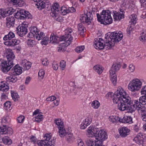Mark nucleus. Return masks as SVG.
<instances>
[{
    "mask_svg": "<svg viewBox=\"0 0 146 146\" xmlns=\"http://www.w3.org/2000/svg\"><path fill=\"white\" fill-rule=\"evenodd\" d=\"M123 37L121 34L117 33L115 32H109L105 35L104 41L100 38L95 39V47L96 49H102L106 47V48L110 49L114 46L115 42L120 41Z\"/></svg>",
    "mask_w": 146,
    "mask_h": 146,
    "instance_id": "nucleus-1",
    "label": "nucleus"
},
{
    "mask_svg": "<svg viewBox=\"0 0 146 146\" xmlns=\"http://www.w3.org/2000/svg\"><path fill=\"white\" fill-rule=\"evenodd\" d=\"M131 103V100L130 97L124 98L118 102V108L121 111L127 110L128 112L132 113V110H133L134 108H133V106L130 107Z\"/></svg>",
    "mask_w": 146,
    "mask_h": 146,
    "instance_id": "nucleus-2",
    "label": "nucleus"
},
{
    "mask_svg": "<svg viewBox=\"0 0 146 146\" xmlns=\"http://www.w3.org/2000/svg\"><path fill=\"white\" fill-rule=\"evenodd\" d=\"M98 21L105 25L110 24L112 22V19L109 10H103L100 15L97 14Z\"/></svg>",
    "mask_w": 146,
    "mask_h": 146,
    "instance_id": "nucleus-3",
    "label": "nucleus"
},
{
    "mask_svg": "<svg viewBox=\"0 0 146 146\" xmlns=\"http://www.w3.org/2000/svg\"><path fill=\"white\" fill-rule=\"evenodd\" d=\"M66 31L68 32V33L62 36L61 38L56 36L54 35H51L50 38V42L51 43H57L59 42V41H61L66 40L69 37H70L71 36H74V34H76L73 32V31L71 28H68Z\"/></svg>",
    "mask_w": 146,
    "mask_h": 146,
    "instance_id": "nucleus-4",
    "label": "nucleus"
},
{
    "mask_svg": "<svg viewBox=\"0 0 146 146\" xmlns=\"http://www.w3.org/2000/svg\"><path fill=\"white\" fill-rule=\"evenodd\" d=\"M60 9L59 5L57 3H54V5L51 8V11L50 14L51 15L52 17H55V19L57 21H59L58 18L56 17H58V14L59 12L61 13L63 15H65L68 13V12L67 11V9H66L65 7H61L60 10L59 11Z\"/></svg>",
    "mask_w": 146,
    "mask_h": 146,
    "instance_id": "nucleus-5",
    "label": "nucleus"
},
{
    "mask_svg": "<svg viewBox=\"0 0 146 146\" xmlns=\"http://www.w3.org/2000/svg\"><path fill=\"white\" fill-rule=\"evenodd\" d=\"M127 97H130L128 96L126 92L121 87H119L112 97V100L114 103L117 104L119 100Z\"/></svg>",
    "mask_w": 146,
    "mask_h": 146,
    "instance_id": "nucleus-6",
    "label": "nucleus"
},
{
    "mask_svg": "<svg viewBox=\"0 0 146 146\" xmlns=\"http://www.w3.org/2000/svg\"><path fill=\"white\" fill-rule=\"evenodd\" d=\"M15 17L17 19H31L32 16L28 11H26L23 9L17 11L15 14L14 15Z\"/></svg>",
    "mask_w": 146,
    "mask_h": 146,
    "instance_id": "nucleus-7",
    "label": "nucleus"
},
{
    "mask_svg": "<svg viewBox=\"0 0 146 146\" xmlns=\"http://www.w3.org/2000/svg\"><path fill=\"white\" fill-rule=\"evenodd\" d=\"M141 82L139 80H133L130 82L128 86V89L132 92L138 91L141 88Z\"/></svg>",
    "mask_w": 146,
    "mask_h": 146,
    "instance_id": "nucleus-8",
    "label": "nucleus"
},
{
    "mask_svg": "<svg viewBox=\"0 0 146 146\" xmlns=\"http://www.w3.org/2000/svg\"><path fill=\"white\" fill-rule=\"evenodd\" d=\"M141 103L137 100H135L134 101V104H133V101L131 100V103L130 105V107H133V110H132V112L134 111L136 109L138 110L139 113H141V112L144 111L145 110V108L144 106H141Z\"/></svg>",
    "mask_w": 146,
    "mask_h": 146,
    "instance_id": "nucleus-9",
    "label": "nucleus"
},
{
    "mask_svg": "<svg viewBox=\"0 0 146 146\" xmlns=\"http://www.w3.org/2000/svg\"><path fill=\"white\" fill-rule=\"evenodd\" d=\"M27 25L22 23L17 28L16 32L19 36H23L27 33Z\"/></svg>",
    "mask_w": 146,
    "mask_h": 146,
    "instance_id": "nucleus-10",
    "label": "nucleus"
},
{
    "mask_svg": "<svg viewBox=\"0 0 146 146\" xmlns=\"http://www.w3.org/2000/svg\"><path fill=\"white\" fill-rule=\"evenodd\" d=\"M72 40V37L71 36L70 37H69L67 39L65 40H64V42L61 43L62 45H59V46L57 48L58 51V52H64L65 50V46H67L69 45Z\"/></svg>",
    "mask_w": 146,
    "mask_h": 146,
    "instance_id": "nucleus-11",
    "label": "nucleus"
},
{
    "mask_svg": "<svg viewBox=\"0 0 146 146\" xmlns=\"http://www.w3.org/2000/svg\"><path fill=\"white\" fill-rule=\"evenodd\" d=\"M93 19L92 15L90 12H87L86 14L81 15L80 18L81 21L90 24Z\"/></svg>",
    "mask_w": 146,
    "mask_h": 146,
    "instance_id": "nucleus-12",
    "label": "nucleus"
},
{
    "mask_svg": "<svg viewBox=\"0 0 146 146\" xmlns=\"http://www.w3.org/2000/svg\"><path fill=\"white\" fill-rule=\"evenodd\" d=\"M13 66V64H10L7 61L2 62L1 69L3 72L7 73L10 70Z\"/></svg>",
    "mask_w": 146,
    "mask_h": 146,
    "instance_id": "nucleus-13",
    "label": "nucleus"
},
{
    "mask_svg": "<svg viewBox=\"0 0 146 146\" xmlns=\"http://www.w3.org/2000/svg\"><path fill=\"white\" fill-rule=\"evenodd\" d=\"M97 134V137H94L97 141H103L107 138L106 133L104 131L100 130Z\"/></svg>",
    "mask_w": 146,
    "mask_h": 146,
    "instance_id": "nucleus-14",
    "label": "nucleus"
},
{
    "mask_svg": "<svg viewBox=\"0 0 146 146\" xmlns=\"http://www.w3.org/2000/svg\"><path fill=\"white\" fill-rule=\"evenodd\" d=\"M0 132L4 134L11 135L13 133V129L11 128H7L6 126L4 125L0 127Z\"/></svg>",
    "mask_w": 146,
    "mask_h": 146,
    "instance_id": "nucleus-15",
    "label": "nucleus"
},
{
    "mask_svg": "<svg viewBox=\"0 0 146 146\" xmlns=\"http://www.w3.org/2000/svg\"><path fill=\"white\" fill-rule=\"evenodd\" d=\"M20 41L16 39H12L9 40L5 42L4 44L8 46L13 47L18 45L20 43Z\"/></svg>",
    "mask_w": 146,
    "mask_h": 146,
    "instance_id": "nucleus-16",
    "label": "nucleus"
},
{
    "mask_svg": "<svg viewBox=\"0 0 146 146\" xmlns=\"http://www.w3.org/2000/svg\"><path fill=\"white\" fill-rule=\"evenodd\" d=\"M130 130L126 127H123L119 130L120 135L123 137H125L129 134Z\"/></svg>",
    "mask_w": 146,
    "mask_h": 146,
    "instance_id": "nucleus-17",
    "label": "nucleus"
},
{
    "mask_svg": "<svg viewBox=\"0 0 146 146\" xmlns=\"http://www.w3.org/2000/svg\"><path fill=\"white\" fill-rule=\"evenodd\" d=\"M15 19L14 17L9 16L6 18V25L8 28L13 27L15 24Z\"/></svg>",
    "mask_w": 146,
    "mask_h": 146,
    "instance_id": "nucleus-18",
    "label": "nucleus"
},
{
    "mask_svg": "<svg viewBox=\"0 0 146 146\" xmlns=\"http://www.w3.org/2000/svg\"><path fill=\"white\" fill-rule=\"evenodd\" d=\"M30 32L28 34V36L32 38L38 34V32L36 27H33L30 28Z\"/></svg>",
    "mask_w": 146,
    "mask_h": 146,
    "instance_id": "nucleus-19",
    "label": "nucleus"
},
{
    "mask_svg": "<svg viewBox=\"0 0 146 146\" xmlns=\"http://www.w3.org/2000/svg\"><path fill=\"white\" fill-rule=\"evenodd\" d=\"M12 9H10L4 11L2 9H0V19L1 17H4L7 15H12L13 12L11 11Z\"/></svg>",
    "mask_w": 146,
    "mask_h": 146,
    "instance_id": "nucleus-20",
    "label": "nucleus"
},
{
    "mask_svg": "<svg viewBox=\"0 0 146 146\" xmlns=\"http://www.w3.org/2000/svg\"><path fill=\"white\" fill-rule=\"evenodd\" d=\"M120 67L121 66L119 64L117 63L113 64L111 70H110V74H114L115 72L118 70Z\"/></svg>",
    "mask_w": 146,
    "mask_h": 146,
    "instance_id": "nucleus-21",
    "label": "nucleus"
},
{
    "mask_svg": "<svg viewBox=\"0 0 146 146\" xmlns=\"http://www.w3.org/2000/svg\"><path fill=\"white\" fill-rule=\"evenodd\" d=\"M31 65V63L25 59L22 60L21 63V65L25 70L29 69Z\"/></svg>",
    "mask_w": 146,
    "mask_h": 146,
    "instance_id": "nucleus-22",
    "label": "nucleus"
},
{
    "mask_svg": "<svg viewBox=\"0 0 146 146\" xmlns=\"http://www.w3.org/2000/svg\"><path fill=\"white\" fill-rule=\"evenodd\" d=\"M120 122L124 123H130L132 122V118L130 116H125L123 118H120Z\"/></svg>",
    "mask_w": 146,
    "mask_h": 146,
    "instance_id": "nucleus-23",
    "label": "nucleus"
},
{
    "mask_svg": "<svg viewBox=\"0 0 146 146\" xmlns=\"http://www.w3.org/2000/svg\"><path fill=\"white\" fill-rule=\"evenodd\" d=\"M94 128L92 127H90L88 129L87 134V136L88 137H97V133H95Z\"/></svg>",
    "mask_w": 146,
    "mask_h": 146,
    "instance_id": "nucleus-24",
    "label": "nucleus"
},
{
    "mask_svg": "<svg viewBox=\"0 0 146 146\" xmlns=\"http://www.w3.org/2000/svg\"><path fill=\"white\" fill-rule=\"evenodd\" d=\"M59 135L61 137H63L67 135V133L64 128V126L58 128Z\"/></svg>",
    "mask_w": 146,
    "mask_h": 146,
    "instance_id": "nucleus-25",
    "label": "nucleus"
},
{
    "mask_svg": "<svg viewBox=\"0 0 146 146\" xmlns=\"http://www.w3.org/2000/svg\"><path fill=\"white\" fill-rule=\"evenodd\" d=\"M88 118H86L82 123L80 125V128L82 129H85L91 123V120Z\"/></svg>",
    "mask_w": 146,
    "mask_h": 146,
    "instance_id": "nucleus-26",
    "label": "nucleus"
},
{
    "mask_svg": "<svg viewBox=\"0 0 146 146\" xmlns=\"http://www.w3.org/2000/svg\"><path fill=\"white\" fill-rule=\"evenodd\" d=\"M7 57L8 60V62L10 64H13V62L12 60L15 58V56L13 52H9L8 53L7 56Z\"/></svg>",
    "mask_w": 146,
    "mask_h": 146,
    "instance_id": "nucleus-27",
    "label": "nucleus"
},
{
    "mask_svg": "<svg viewBox=\"0 0 146 146\" xmlns=\"http://www.w3.org/2000/svg\"><path fill=\"white\" fill-rule=\"evenodd\" d=\"M13 69H14L13 70L12 69V70L13 74H15L14 72H15L17 75H19L22 72V70L21 68L18 65H16L14 67Z\"/></svg>",
    "mask_w": 146,
    "mask_h": 146,
    "instance_id": "nucleus-28",
    "label": "nucleus"
},
{
    "mask_svg": "<svg viewBox=\"0 0 146 146\" xmlns=\"http://www.w3.org/2000/svg\"><path fill=\"white\" fill-rule=\"evenodd\" d=\"M143 138L141 137V135H137V136L134 138V140L139 145L142 146H143Z\"/></svg>",
    "mask_w": 146,
    "mask_h": 146,
    "instance_id": "nucleus-29",
    "label": "nucleus"
},
{
    "mask_svg": "<svg viewBox=\"0 0 146 146\" xmlns=\"http://www.w3.org/2000/svg\"><path fill=\"white\" fill-rule=\"evenodd\" d=\"M14 5L17 6L21 7L24 3V1L22 0H10Z\"/></svg>",
    "mask_w": 146,
    "mask_h": 146,
    "instance_id": "nucleus-30",
    "label": "nucleus"
},
{
    "mask_svg": "<svg viewBox=\"0 0 146 146\" xmlns=\"http://www.w3.org/2000/svg\"><path fill=\"white\" fill-rule=\"evenodd\" d=\"M50 142H48L45 140L38 141L37 143L39 146H50Z\"/></svg>",
    "mask_w": 146,
    "mask_h": 146,
    "instance_id": "nucleus-31",
    "label": "nucleus"
},
{
    "mask_svg": "<svg viewBox=\"0 0 146 146\" xmlns=\"http://www.w3.org/2000/svg\"><path fill=\"white\" fill-rule=\"evenodd\" d=\"M115 12L114 13L113 18L115 20H120L121 19L124 17V15L123 14H121L119 12Z\"/></svg>",
    "mask_w": 146,
    "mask_h": 146,
    "instance_id": "nucleus-32",
    "label": "nucleus"
},
{
    "mask_svg": "<svg viewBox=\"0 0 146 146\" xmlns=\"http://www.w3.org/2000/svg\"><path fill=\"white\" fill-rule=\"evenodd\" d=\"M9 86L7 82L1 83L0 90L3 92H7L9 89Z\"/></svg>",
    "mask_w": 146,
    "mask_h": 146,
    "instance_id": "nucleus-33",
    "label": "nucleus"
},
{
    "mask_svg": "<svg viewBox=\"0 0 146 146\" xmlns=\"http://www.w3.org/2000/svg\"><path fill=\"white\" fill-rule=\"evenodd\" d=\"M3 143L6 145H9L12 143V140L7 136L5 137L2 138Z\"/></svg>",
    "mask_w": 146,
    "mask_h": 146,
    "instance_id": "nucleus-34",
    "label": "nucleus"
},
{
    "mask_svg": "<svg viewBox=\"0 0 146 146\" xmlns=\"http://www.w3.org/2000/svg\"><path fill=\"white\" fill-rule=\"evenodd\" d=\"M15 36L14 34L12 32H10L7 35H5L3 37V40H7L10 39H12Z\"/></svg>",
    "mask_w": 146,
    "mask_h": 146,
    "instance_id": "nucleus-35",
    "label": "nucleus"
},
{
    "mask_svg": "<svg viewBox=\"0 0 146 146\" xmlns=\"http://www.w3.org/2000/svg\"><path fill=\"white\" fill-rule=\"evenodd\" d=\"M7 81H8L9 80V82H15L17 80V78L15 76V74H13L12 75H10L7 78Z\"/></svg>",
    "mask_w": 146,
    "mask_h": 146,
    "instance_id": "nucleus-36",
    "label": "nucleus"
},
{
    "mask_svg": "<svg viewBox=\"0 0 146 146\" xmlns=\"http://www.w3.org/2000/svg\"><path fill=\"white\" fill-rule=\"evenodd\" d=\"M11 94L12 99L14 101H16L18 100L19 96L17 93L12 91H11Z\"/></svg>",
    "mask_w": 146,
    "mask_h": 146,
    "instance_id": "nucleus-37",
    "label": "nucleus"
},
{
    "mask_svg": "<svg viewBox=\"0 0 146 146\" xmlns=\"http://www.w3.org/2000/svg\"><path fill=\"white\" fill-rule=\"evenodd\" d=\"M94 70L99 74H101L103 72V69L102 67L99 65L95 66L94 67Z\"/></svg>",
    "mask_w": 146,
    "mask_h": 146,
    "instance_id": "nucleus-38",
    "label": "nucleus"
},
{
    "mask_svg": "<svg viewBox=\"0 0 146 146\" xmlns=\"http://www.w3.org/2000/svg\"><path fill=\"white\" fill-rule=\"evenodd\" d=\"M84 27L82 23L79 24L78 25V32L81 35H82L84 32Z\"/></svg>",
    "mask_w": 146,
    "mask_h": 146,
    "instance_id": "nucleus-39",
    "label": "nucleus"
},
{
    "mask_svg": "<svg viewBox=\"0 0 146 146\" xmlns=\"http://www.w3.org/2000/svg\"><path fill=\"white\" fill-rule=\"evenodd\" d=\"M109 120L113 123H116L118 121L120 122V118L118 116H111L109 118Z\"/></svg>",
    "mask_w": 146,
    "mask_h": 146,
    "instance_id": "nucleus-40",
    "label": "nucleus"
},
{
    "mask_svg": "<svg viewBox=\"0 0 146 146\" xmlns=\"http://www.w3.org/2000/svg\"><path fill=\"white\" fill-rule=\"evenodd\" d=\"M110 75L111 76V80L112 83L114 85H116L117 81V78L115 73L113 74H110Z\"/></svg>",
    "mask_w": 146,
    "mask_h": 146,
    "instance_id": "nucleus-41",
    "label": "nucleus"
},
{
    "mask_svg": "<svg viewBox=\"0 0 146 146\" xmlns=\"http://www.w3.org/2000/svg\"><path fill=\"white\" fill-rule=\"evenodd\" d=\"M36 5L37 6V8L40 10H41L42 9L46 7V3L43 1L38 3Z\"/></svg>",
    "mask_w": 146,
    "mask_h": 146,
    "instance_id": "nucleus-42",
    "label": "nucleus"
},
{
    "mask_svg": "<svg viewBox=\"0 0 146 146\" xmlns=\"http://www.w3.org/2000/svg\"><path fill=\"white\" fill-rule=\"evenodd\" d=\"M140 103L142 105L146 104V94L140 98L139 99Z\"/></svg>",
    "mask_w": 146,
    "mask_h": 146,
    "instance_id": "nucleus-43",
    "label": "nucleus"
},
{
    "mask_svg": "<svg viewBox=\"0 0 146 146\" xmlns=\"http://www.w3.org/2000/svg\"><path fill=\"white\" fill-rule=\"evenodd\" d=\"M130 18L131 19V21L133 24H135L136 23V21L137 20V16L136 15L133 14L131 15Z\"/></svg>",
    "mask_w": 146,
    "mask_h": 146,
    "instance_id": "nucleus-44",
    "label": "nucleus"
},
{
    "mask_svg": "<svg viewBox=\"0 0 146 146\" xmlns=\"http://www.w3.org/2000/svg\"><path fill=\"white\" fill-rule=\"evenodd\" d=\"M92 107L95 109H98L100 106V103L97 100L93 101L91 104Z\"/></svg>",
    "mask_w": 146,
    "mask_h": 146,
    "instance_id": "nucleus-45",
    "label": "nucleus"
},
{
    "mask_svg": "<svg viewBox=\"0 0 146 146\" xmlns=\"http://www.w3.org/2000/svg\"><path fill=\"white\" fill-rule=\"evenodd\" d=\"M56 124L57 125L58 128L64 125L63 122L60 119H57L54 120Z\"/></svg>",
    "mask_w": 146,
    "mask_h": 146,
    "instance_id": "nucleus-46",
    "label": "nucleus"
},
{
    "mask_svg": "<svg viewBox=\"0 0 146 146\" xmlns=\"http://www.w3.org/2000/svg\"><path fill=\"white\" fill-rule=\"evenodd\" d=\"M43 119V115L42 114H39L35 118V121L38 123L40 122Z\"/></svg>",
    "mask_w": 146,
    "mask_h": 146,
    "instance_id": "nucleus-47",
    "label": "nucleus"
},
{
    "mask_svg": "<svg viewBox=\"0 0 146 146\" xmlns=\"http://www.w3.org/2000/svg\"><path fill=\"white\" fill-rule=\"evenodd\" d=\"M67 140L69 142H71L74 139V137L72 134H68L66 135Z\"/></svg>",
    "mask_w": 146,
    "mask_h": 146,
    "instance_id": "nucleus-48",
    "label": "nucleus"
},
{
    "mask_svg": "<svg viewBox=\"0 0 146 146\" xmlns=\"http://www.w3.org/2000/svg\"><path fill=\"white\" fill-rule=\"evenodd\" d=\"M139 39L140 40L143 42L146 40V32L145 33L142 32L139 37Z\"/></svg>",
    "mask_w": 146,
    "mask_h": 146,
    "instance_id": "nucleus-49",
    "label": "nucleus"
},
{
    "mask_svg": "<svg viewBox=\"0 0 146 146\" xmlns=\"http://www.w3.org/2000/svg\"><path fill=\"white\" fill-rule=\"evenodd\" d=\"M44 33L42 32H40V33L38 34L35 36L36 38L39 40H42V38L44 37Z\"/></svg>",
    "mask_w": 146,
    "mask_h": 146,
    "instance_id": "nucleus-50",
    "label": "nucleus"
},
{
    "mask_svg": "<svg viewBox=\"0 0 146 146\" xmlns=\"http://www.w3.org/2000/svg\"><path fill=\"white\" fill-rule=\"evenodd\" d=\"M86 142L87 146H93L94 145V141L92 139H87Z\"/></svg>",
    "mask_w": 146,
    "mask_h": 146,
    "instance_id": "nucleus-51",
    "label": "nucleus"
},
{
    "mask_svg": "<svg viewBox=\"0 0 146 146\" xmlns=\"http://www.w3.org/2000/svg\"><path fill=\"white\" fill-rule=\"evenodd\" d=\"M35 41L31 39H28L27 42V44L30 47H32L35 45Z\"/></svg>",
    "mask_w": 146,
    "mask_h": 146,
    "instance_id": "nucleus-52",
    "label": "nucleus"
},
{
    "mask_svg": "<svg viewBox=\"0 0 146 146\" xmlns=\"http://www.w3.org/2000/svg\"><path fill=\"white\" fill-rule=\"evenodd\" d=\"M66 61L64 60H62L60 62V67L61 69L62 70H64L65 69L66 66Z\"/></svg>",
    "mask_w": 146,
    "mask_h": 146,
    "instance_id": "nucleus-53",
    "label": "nucleus"
},
{
    "mask_svg": "<svg viewBox=\"0 0 146 146\" xmlns=\"http://www.w3.org/2000/svg\"><path fill=\"white\" fill-rule=\"evenodd\" d=\"M85 47L84 46H78L76 48L75 50L78 53H80L82 52L84 49Z\"/></svg>",
    "mask_w": 146,
    "mask_h": 146,
    "instance_id": "nucleus-54",
    "label": "nucleus"
},
{
    "mask_svg": "<svg viewBox=\"0 0 146 146\" xmlns=\"http://www.w3.org/2000/svg\"><path fill=\"white\" fill-rule=\"evenodd\" d=\"M140 113H141L142 120L145 121H146V111H145V110H144V111L141 112Z\"/></svg>",
    "mask_w": 146,
    "mask_h": 146,
    "instance_id": "nucleus-55",
    "label": "nucleus"
},
{
    "mask_svg": "<svg viewBox=\"0 0 146 146\" xmlns=\"http://www.w3.org/2000/svg\"><path fill=\"white\" fill-rule=\"evenodd\" d=\"M45 74L44 72L42 70H40L38 73V76L41 79H43L44 76Z\"/></svg>",
    "mask_w": 146,
    "mask_h": 146,
    "instance_id": "nucleus-56",
    "label": "nucleus"
},
{
    "mask_svg": "<svg viewBox=\"0 0 146 146\" xmlns=\"http://www.w3.org/2000/svg\"><path fill=\"white\" fill-rule=\"evenodd\" d=\"M42 40L41 42L42 44L46 45L48 41V38L47 37L44 36L42 39Z\"/></svg>",
    "mask_w": 146,
    "mask_h": 146,
    "instance_id": "nucleus-57",
    "label": "nucleus"
},
{
    "mask_svg": "<svg viewBox=\"0 0 146 146\" xmlns=\"http://www.w3.org/2000/svg\"><path fill=\"white\" fill-rule=\"evenodd\" d=\"M52 67L53 69L55 70H57L58 68V63L56 62H54L52 63Z\"/></svg>",
    "mask_w": 146,
    "mask_h": 146,
    "instance_id": "nucleus-58",
    "label": "nucleus"
},
{
    "mask_svg": "<svg viewBox=\"0 0 146 146\" xmlns=\"http://www.w3.org/2000/svg\"><path fill=\"white\" fill-rule=\"evenodd\" d=\"M25 119V117L23 115H20L18 117L17 121L19 123H22L23 122Z\"/></svg>",
    "mask_w": 146,
    "mask_h": 146,
    "instance_id": "nucleus-59",
    "label": "nucleus"
},
{
    "mask_svg": "<svg viewBox=\"0 0 146 146\" xmlns=\"http://www.w3.org/2000/svg\"><path fill=\"white\" fill-rule=\"evenodd\" d=\"M103 141H95V146H105L104 145H102V143Z\"/></svg>",
    "mask_w": 146,
    "mask_h": 146,
    "instance_id": "nucleus-60",
    "label": "nucleus"
},
{
    "mask_svg": "<svg viewBox=\"0 0 146 146\" xmlns=\"http://www.w3.org/2000/svg\"><path fill=\"white\" fill-rule=\"evenodd\" d=\"M56 99V98L54 96H52L46 99V100L48 101H52Z\"/></svg>",
    "mask_w": 146,
    "mask_h": 146,
    "instance_id": "nucleus-61",
    "label": "nucleus"
},
{
    "mask_svg": "<svg viewBox=\"0 0 146 146\" xmlns=\"http://www.w3.org/2000/svg\"><path fill=\"white\" fill-rule=\"evenodd\" d=\"M4 106L5 107L7 108V109H9L11 106L10 102L9 101L6 102L4 103Z\"/></svg>",
    "mask_w": 146,
    "mask_h": 146,
    "instance_id": "nucleus-62",
    "label": "nucleus"
},
{
    "mask_svg": "<svg viewBox=\"0 0 146 146\" xmlns=\"http://www.w3.org/2000/svg\"><path fill=\"white\" fill-rule=\"evenodd\" d=\"M75 9L73 7H69L67 9V11L68 12V13H72L75 12Z\"/></svg>",
    "mask_w": 146,
    "mask_h": 146,
    "instance_id": "nucleus-63",
    "label": "nucleus"
},
{
    "mask_svg": "<svg viewBox=\"0 0 146 146\" xmlns=\"http://www.w3.org/2000/svg\"><path fill=\"white\" fill-rule=\"evenodd\" d=\"M47 59H43L42 60V63L44 66H47L49 64V62Z\"/></svg>",
    "mask_w": 146,
    "mask_h": 146,
    "instance_id": "nucleus-64",
    "label": "nucleus"
}]
</instances>
